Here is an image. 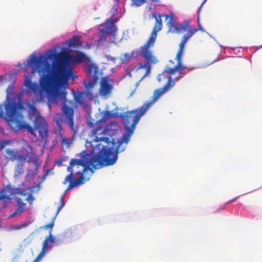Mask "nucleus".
I'll return each mask as SVG.
<instances>
[{"mask_svg": "<svg viewBox=\"0 0 262 262\" xmlns=\"http://www.w3.org/2000/svg\"><path fill=\"white\" fill-rule=\"evenodd\" d=\"M183 53V52L178 50L176 55L177 64L173 67L169 64L167 65L165 70L159 75V81L167 78V82L163 88L155 90L150 99L144 103L141 107L132 111H128L125 107H116V118L119 119L125 130V133L122 135L121 138L116 141V158H118V153L125 150L141 117L162 95L172 88L176 82L183 77L179 76L172 79L171 76L176 72L183 75H185L183 71L186 67L182 64L181 62Z\"/></svg>", "mask_w": 262, "mask_h": 262, "instance_id": "obj_1", "label": "nucleus"}, {"mask_svg": "<svg viewBox=\"0 0 262 262\" xmlns=\"http://www.w3.org/2000/svg\"><path fill=\"white\" fill-rule=\"evenodd\" d=\"M12 91V86H9L7 89V96L4 104L5 119L8 124L15 132L26 129L34 137H37L35 132V130H37L42 140L46 142L49 136V130L48 124L46 119L40 115L33 104L28 102L27 105L28 115L31 120L34 118V127L27 123L24 116L20 113V111L25 109L23 102L20 98L18 99V102H16L14 99L10 97Z\"/></svg>", "mask_w": 262, "mask_h": 262, "instance_id": "obj_2", "label": "nucleus"}, {"mask_svg": "<svg viewBox=\"0 0 262 262\" xmlns=\"http://www.w3.org/2000/svg\"><path fill=\"white\" fill-rule=\"evenodd\" d=\"M153 18H155L156 22L151 33L150 36L145 44L141 46L139 48L140 55L145 59V62H140L138 64L137 70L144 69L145 73L144 77H145L150 73L152 65L156 64L159 62L158 57L155 56L151 50V48L155 45L156 39L157 36V33L162 29L163 24L161 18L164 17L167 21V24L169 28V31L173 33H181L183 31L187 32L183 36L182 39L187 41L198 31L197 28H192L190 23L186 20L182 23L174 24L173 22V15L171 14L159 15L157 16L155 13L152 14Z\"/></svg>", "mask_w": 262, "mask_h": 262, "instance_id": "obj_3", "label": "nucleus"}, {"mask_svg": "<svg viewBox=\"0 0 262 262\" xmlns=\"http://www.w3.org/2000/svg\"><path fill=\"white\" fill-rule=\"evenodd\" d=\"M114 163L115 154L113 150L99 143L96 145V147L91 153L83 155L79 159H72L67 171H72L75 175L79 174L87 178L85 174L88 170L93 172L96 169Z\"/></svg>", "mask_w": 262, "mask_h": 262, "instance_id": "obj_4", "label": "nucleus"}, {"mask_svg": "<svg viewBox=\"0 0 262 262\" xmlns=\"http://www.w3.org/2000/svg\"><path fill=\"white\" fill-rule=\"evenodd\" d=\"M28 65L32 68V73H38L40 75L39 85L36 82H33L31 76H26L24 80L25 91L32 93L36 98H42L43 93L49 94L52 89V80L55 82L53 77V69L51 64L43 55L39 56L32 55L28 61Z\"/></svg>", "mask_w": 262, "mask_h": 262, "instance_id": "obj_5", "label": "nucleus"}, {"mask_svg": "<svg viewBox=\"0 0 262 262\" xmlns=\"http://www.w3.org/2000/svg\"><path fill=\"white\" fill-rule=\"evenodd\" d=\"M77 54L75 56L71 55L68 51H61L56 53L54 50H48L47 51L48 59H54L51 66L53 69V77L55 83L59 86L67 84L68 81L72 71L66 69L64 60L68 58L70 61L73 62H82L86 59V56L84 53L80 51H76Z\"/></svg>", "mask_w": 262, "mask_h": 262, "instance_id": "obj_6", "label": "nucleus"}, {"mask_svg": "<svg viewBox=\"0 0 262 262\" xmlns=\"http://www.w3.org/2000/svg\"><path fill=\"white\" fill-rule=\"evenodd\" d=\"M114 116V113L106 111L103 112L102 118L96 122L93 119L88 120L87 125L90 128H93L92 136L94 137L95 142H104L107 145L111 142L114 145L115 139L113 136L115 134V121L105 125L107 120Z\"/></svg>", "mask_w": 262, "mask_h": 262, "instance_id": "obj_7", "label": "nucleus"}, {"mask_svg": "<svg viewBox=\"0 0 262 262\" xmlns=\"http://www.w3.org/2000/svg\"><path fill=\"white\" fill-rule=\"evenodd\" d=\"M67 94L66 90L57 91L54 94L53 98L56 103L58 102V99L63 100L61 108V113H56L54 119L60 132L62 130L61 123L64 122L69 125L75 136L77 134L78 129L77 126L75 125L74 123V110L76 108V105L74 101L67 99Z\"/></svg>", "mask_w": 262, "mask_h": 262, "instance_id": "obj_8", "label": "nucleus"}, {"mask_svg": "<svg viewBox=\"0 0 262 262\" xmlns=\"http://www.w3.org/2000/svg\"><path fill=\"white\" fill-rule=\"evenodd\" d=\"M87 71L90 75L92 76V80L90 79L89 81L84 83L85 91L75 93L74 90H72L75 101L84 107L86 105V102L87 101L93 99L94 94L91 92V89L93 88L97 83L101 75L98 67L93 63H91L88 66Z\"/></svg>", "mask_w": 262, "mask_h": 262, "instance_id": "obj_9", "label": "nucleus"}, {"mask_svg": "<svg viewBox=\"0 0 262 262\" xmlns=\"http://www.w3.org/2000/svg\"><path fill=\"white\" fill-rule=\"evenodd\" d=\"M6 154L12 161L19 160L27 162H35V154L33 148L28 144L24 145L19 150L15 151L13 149L7 148L6 150Z\"/></svg>", "mask_w": 262, "mask_h": 262, "instance_id": "obj_10", "label": "nucleus"}, {"mask_svg": "<svg viewBox=\"0 0 262 262\" xmlns=\"http://www.w3.org/2000/svg\"><path fill=\"white\" fill-rule=\"evenodd\" d=\"M115 19L111 18L107 19L105 23L100 25L99 30V43L103 42L106 39L108 35L112 34L114 31Z\"/></svg>", "mask_w": 262, "mask_h": 262, "instance_id": "obj_11", "label": "nucleus"}, {"mask_svg": "<svg viewBox=\"0 0 262 262\" xmlns=\"http://www.w3.org/2000/svg\"><path fill=\"white\" fill-rule=\"evenodd\" d=\"M52 242H53L52 234L50 233L49 235L46 237L43 242L40 252L38 254L33 262H38L42 258L46 253L52 248V245L51 244H53Z\"/></svg>", "mask_w": 262, "mask_h": 262, "instance_id": "obj_12", "label": "nucleus"}, {"mask_svg": "<svg viewBox=\"0 0 262 262\" xmlns=\"http://www.w3.org/2000/svg\"><path fill=\"white\" fill-rule=\"evenodd\" d=\"M112 89L113 86L108 83L107 78L103 77L100 82L99 94L102 96H106L111 93Z\"/></svg>", "mask_w": 262, "mask_h": 262, "instance_id": "obj_13", "label": "nucleus"}, {"mask_svg": "<svg viewBox=\"0 0 262 262\" xmlns=\"http://www.w3.org/2000/svg\"><path fill=\"white\" fill-rule=\"evenodd\" d=\"M90 178H85L83 176L76 178L73 182L70 183L66 191L83 184L85 181H88Z\"/></svg>", "mask_w": 262, "mask_h": 262, "instance_id": "obj_14", "label": "nucleus"}, {"mask_svg": "<svg viewBox=\"0 0 262 262\" xmlns=\"http://www.w3.org/2000/svg\"><path fill=\"white\" fill-rule=\"evenodd\" d=\"M80 37L78 36H74L72 38L69 40V46L74 48L78 47L81 45L80 42Z\"/></svg>", "mask_w": 262, "mask_h": 262, "instance_id": "obj_15", "label": "nucleus"}, {"mask_svg": "<svg viewBox=\"0 0 262 262\" xmlns=\"http://www.w3.org/2000/svg\"><path fill=\"white\" fill-rule=\"evenodd\" d=\"M16 201L18 204V208L16 210L15 213H20L23 211L25 208V204L23 203L22 199L20 198H17L16 199Z\"/></svg>", "mask_w": 262, "mask_h": 262, "instance_id": "obj_16", "label": "nucleus"}, {"mask_svg": "<svg viewBox=\"0 0 262 262\" xmlns=\"http://www.w3.org/2000/svg\"><path fill=\"white\" fill-rule=\"evenodd\" d=\"M61 144L62 147L69 148L71 145V140L70 138H67L66 137L62 138Z\"/></svg>", "mask_w": 262, "mask_h": 262, "instance_id": "obj_17", "label": "nucleus"}, {"mask_svg": "<svg viewBox=\"0 0 262 262\" xmlns=\"http://www.w3.org/2000/svg\"><path fill=\"white\" fill-rule=\"evenodd\" d=\"M134 51H132L130 53H127L122 55L121 61L122 63L127 62L133 56Z\"/></svg>", "mask_w": 262, "mask_h": 262, "instance_id": "obj_18", "label": "nucleus"}, {"mask_svg": "<svg viewBox=\"0 0 262 262\" xmlns=\"http://www.w3.org/2000/svg\"><path fill=\"white\" fill-rule=\"evenodd\" d=\"M15 173L18 175L20 174H22L24 172L23 170V163L21 162H18L15 169Z\"/></svg>", "mask_w": 262, "mask_h": 262, "instance_id": "obj_19", "label": "nucleus"}, {"mask_svg": "<svg viewBox=\"0 0 262 262\" xmlns=\"http://www.w3.org/2000/svg\"><path fill=\"white\" fill-rule=\"evenodd\" d=\"M70 173L66 176L64 180L63 184H66L67 182H73V179H74V176H75L72 171H69Z\"/></svg>", "mask_w": 262, "mask_h": 262, "instance_id": "obj_20", "label": "nucleus"}, {"mask_svg": "<svg viewBox=\"0 0 262 262\" xmlns=\"http://www.w3.org/2000/svg\"><path fill=\"white\" fill-rule=\"evenodd\" d=\"M55 217H54L52 222L51 223H50L49 224H48L46 225H45L43 226V228L44 229H50V232H49V233L52 232V229H53V228L54 227V221H55Z\"/></svg>", "mask_w": 262, "mask_h": 262, "instance_id": "obj_21", "label": "nucleus"}, {"mask_svg": "<svg viewBox=\"0 0 262 262\" xmlns=\"http://www.w3.org/2000/svg\"><path fill=\"white\" fill-rule=\"evenodd\" d=\"M53 242L52 243L56 246H59L62 243V240L52 235Z\"/></svg>", "mask_w": 262, "mask_h": 262, "instance_id": "obj_22", "label": "nucleus"}, {"mask_svg": "<svg viewBox=\"0 0 262 262\" xmlns=\"http://www.w3.org/2000/svg\"><path fill=\"white\" fill-rule=\"evenodd\" d=\"M132 4L137 7H140L145 4L146 0H131Z\"/></svg>", "mask_w": 262, "mask_h": 262, "instance_id": "obj_23", "label": "nucleus"}, {"mask_svg": "<svg viewBox=\"0 0 262 262\" xmlns=\"http://www.w3.org/2000/svg\"><path fill=\"white\" fill-rule=\"evenodd\" d=\"M64 206V200L63 198L62 197L60 199V202H59V206H58L56 214H58L59 212L61 210L62 208Z\"/></svg>", "mask_w": 262, "mask_h": 262, "instance_id": "obj_24", "label": "nucleus"}, {"mask_svg": "<svg viewBox=\"0 0 262 262\" xmlns=\"http://www.w3.org/2000/svg\"><path fill=\"white\" fill-rule=\"evenodd\" d=\"M186 42L187 41L182 39V40L179 45V51L183 52Z\"/></svg>", "mask_w": 262, "mask_h": 262, "instance_id": "obj_25", "label": "nucleus"}, {"mask_svg": "<svg viewBox=\"0 0 262 262\" xmlns=\"http://www.w3.org/2000/svg\"><path fill=\"white\" fill-rule=\"evenodd\" d=\"M9 144V141H7L5 140H2L0 142V149L3 150L5 147Z\"/></svg>", "mask_w": 262, "mask_h": 262, "instance_id": "obj_26", "label": "nucleus"}, {"mask_svg": "<svg viewBox=\"0 0 262 262\" xmlns=\"http://www.w3.org/2000/svg\"><path fill=\"white\" fill-rule=\"evenodd\" d=\"M3 105L0 104V117H2L3 116Z\"/></svg>", "mask_w": 262, "mask_h": 262, "instance_id": "obj_27", "label": "nucleus"}, {"mask_svg": "<svg viewBox=\"0 0 262 262\" xmlns=\"http://www.w3.org/2000/svg\"><path fill=\"white\" fill-rule=\"evenodd\" d=\"M238 197H239V196H236V197H235V198H233V199H231V200H230V201H228V202L226 203V204L225 205H225H227V204H229V203H232V202H234V201H235V200H236Z\"/></svg>", "mask_w": 262, "mask_h": 262, "instance_id": "obj_28", "label": "nucleus"}, {"mask_svg": "<svg viewBox=\"0 0 262 262\" xmlns=\"http://www.w3.org/2000/svg\"><path fill=\"white\" fill-rule=\"evenodd\" d=\"M27 200L29 202L30 204H31L33 200V198L32 195H30L29 196Z\"/></svg>", "mask_w": 262, "mask_h": 262, "instance_id": "obj_29", "label": "nucleus"}, {"mask_svg": "<svg viewBox=\"0 0 262 262\" xmlns=\"http://www.w3.org/2000/svg\"><path fill=\"white\" fill-rule=\"evenodd\" d=\"M11 195V194H10V195H9V194H8V195L4 194V195H3V198L4 199H10V196Z\"/></svg>", "mask_w": 262, "mask_h": 262, "instance_id": "obj_30", "label": "nucleus"}, {"mask_svg": "<svg viewBox=\"0 0 262 262\" xmlns=\"http://www.w3.org/2000/svg\"><path fill=\"white\" fill-rule=\"evenodd\" d=\"M148 1L151 3H159V0H148Z\"/></svg>", "mask_w": 262, "mask_h": 262, "instance_id": "obj_31", "label": "nucleus"}, {"mask_svg": "<svg viewBox=\"0 0 262 262\" xmlns=\"http://www.w3.org/2000/svg\"><path fill=\"white\" fill-rule=\"evenodd\" d=\"M206 0H204V1H203V3H202V5H201V6H202V5H203L205 2H206ZM201 7H202V6H201V7H200V9L201 8Z\"/></svg>", "mask_w": 262, "mask_h": 262, "instance_id": "obj_32", "label": "nucleus"}, {"mask_svg": "<svg viewBox=\"0 0 262 262\" xmlns=\"http://www.w3.org/2000/svg\"><path fill=\"white\" fill-rule=\"evenodd\" d=\"M169 63H172V64H173V63H173V62L172 60H170V61H169Z\"/></svg>", "mask_w": 262, "mask_h": 262, "instance_id": "obj_33", "label": "nucleus"}, {"mask_svg": "<svg viewBox=\"0 0 262 262\" xmlns=\"http://www.w3.org/2000/svg\"><path fill=\"white\" fill-rule=\"evenodd\" d=\"M218 60H219V59H215V60H214L213 61V62H215V61H218Z\"/></svg>", "mask_w": 262, "mask_h": 262, "instance_id": "obj_34", "label": "nucleus"}, {"mask_svg": "<svg viewBox=\"0 0 262 262\" xmlns=\"http://www.w3.org/2000/svg\"><path fill=\"white\" fill-rule=\"evenodd\" d=\"M118 21V19L117 18H116V20H115V22L117 23V21Z\"/></svg>", "mask_w": 262, "mask_h": 262, "instance_id": "obj_35", "label": "nucleus"}, {"mask_svg": "<svg viewBox=\"0 0 262 262\" xmlns=\"http://www.w3.org/2000/svg\"><path fill=\"white\" fill-rule=\"evenodd\" d=\"M115 124H116V126H118V125L117 124L116 122L115 123Z\"/></svg>", "mask_w": 262, "mask_h": 262, "instance_id": "obj_36", "label": "nucleus"}, {"mask_svg": "<svg viewBox=\"0 0 262 262\" xmlns=\"http://www.w3.org/2000/svg\"><path fill=\"white\" fill-rule=\"evenodd\" d=\"M116 1L117 2V3H119V0H116Z\"/></svg>", "mask_w": 262, "mask_h": 262, "instance_id": "obj_37", "label": "nucleus"}]
</instances>
